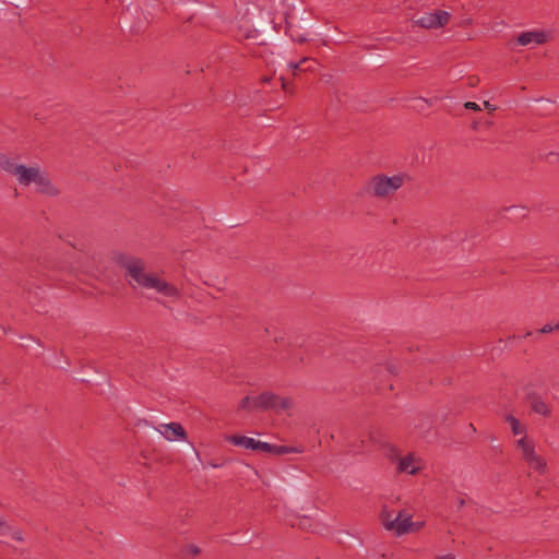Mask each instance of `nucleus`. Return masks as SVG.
Listing matches in <instances>:
<instances>
[{"label": "nucleus", "mask_w": 559, "mask_h": 559, "mask_svg": "<svg viewBox=\"0 0 559 559\" xmlns=\"http://www.w3.org/2000/svg\"><path fill=\"white\" fill-rule=\"evenodd\" d=\"M274 448H275V444H271L267 442L257 440V444L254 445L253 451H263V452L274 453Z\"/></svg>", "instance_id": "a211bd4d"}, {"label": "nucleus", "mask_w": 559, "mask_h": 559, "mask_svg": "<svg viewBox=\"0 0 559 559\" xmlns=\"http://www.w3.org/2000/svg\"><path fill=\"white\" fill-rule=\"evenodd\" d=\"M116 261L120 266L126 269L130 284L145 289H153L162 296L173 300L180 297V292L176 286L162 280L156 274L146 273L145 263L142 259L127 254H118L116 257Z\"/></svg>", "instance_id": "f257e3e1"}, {"label": "nucleus", "mask_w": 559, "mask_h": 559, "mask_svg": "<svg viewBox=\"0 0 559 559\" xmlns=\"http://www.w3.org/2000/svg\"><path fill=\"white\" fill-rule=\"evenodd\" d=\"M11 536L15 540H23L22 533L20 531H12Z\"/></svg>", "instance_id": "5701e85b"}, {"label": "nucleus", "mask_w": 559, "mask_h": 559, "mask_svg": "<svg viewBox=\"0 0 559 559\" xmlns=\"http://www.w3.org/2000/svg\"><path fill=\"white\" fill-rule=\"evenodd\" d=\"M0 168L14 176L20 186L28 187L34 185L37 192L49 197H55L59 193V189L39 166L17 164L13 158L0 153Z\"/></svg>", "instance_id": "f03ea898"}, {"label": "nucleus", "mask_w": 559, "mask_h": 559, "mask_svg": "<svg viewBox=\"0 0 559 559\" xmlns=\"http://www.w3.org/2000/svg\"><path fill=\"white\" fill-rule=\"evenodd\" d=\"M302 449L296 447H287V445H275L274 453L277 455L288 454V453H301Z\"/></svg>", "instance_id": "dca6fc26"}, {"label": "nucleus", "mask_w": 559, "mask_h": 559, "mask_svg": "<svg viewBox=\"0 0 559 559\" xmlns=\"http://www.w3.org/2000/svg\"><path fill=\"white\" fill-rule=\"evenodd\" d=\"M516 448L521 451L522 459H524L535 451V443L526 436H523L516 440Z\"/></svg>", "instance_id": "ddd939ff"}, {"label": "nucleus", "mask_w": 559, "mask_h": 559, "mask_svg": "<svg viewBox=\"0 0 559 559\" xmlns=\"http://www.w3.org/2000/svg\"><path fill=\"white\" fill-rule=\"evenodd\" d=\"M282 85H283V88L286 90V83L284 81H283Z\"/></svg>", "instance_id": "cd10ccee"}, {"label": "nucleus", "mask_w": 559, "mask_h": 559, "mask_svg": "<svg viewBox=\"0 0 559 559\" xmlns=\"http://www.w3.org/2000/svg\"><path fill=\"white\" fill-rule=\"evenodd\" d=\"M382 523L388 531L394 532L397 536L413 532L415 526L412 515L404 511L399 512L394 519H391L389 513H383Z\"/></svg>", "instance_id": "39448f33"}, {"label": "nucleus", "mask_w": 559, "mask_h": 559, "mask_svg": "<svg viewBox=\"0 0 559 559\" xmlns=\"http://www.w3.org/2000/svg\"><path fill=\"white\" fill-rule=\"evenodd\" d=\"M449 17L447 11L427 12L415 19L414 23L425 28H438L447 24Z\"/></svg>", "instance_id": "423d86ee"}, {"label": "nucleus", "mask_w": 559, "mask_h": 559, "mask_svg": "<svg viewBox=\"0 0 559 559\" xmlns=\"http://www.w3.org/2000/svg\"><path fill=\"white\" fill-rule=\"evenodd\" d=\"M531 407L535 413L542 416H548L550 414V409L547 403L539 397L533 399L531 402Z\"/></svg>", "instance_id": "2eb2a0df"}, {"label": "nucleus", "mask_w": 559, "mask_h": 559, "mask_svg": "<svg viewBox=\"0 0 559 559\" xmlns=\"http://www.w3.org/2000/svg\"><path fill=\"white\" fill-rule=\"evenodd\" d=\"M226 440L236 447H241L248 450H254V445L257 444L255 439L246 436H227Z\"/></svg>", "instance_id": "9b49d317"}, {"label": "nucleus", "mask_w": 559, "mask_h": 559, "mask_svg": "<svg viewBox=\"0 0 559 559\" xmlns=\"http://www.w3.org/2000/svg\"><path fill=\"white\" fill-rule=\"evenodd\" d=\"M556 330H559V322L555 325Z\"/></svg>", "instance_id": "c85d7f7f"}, {"label": "nucleus", "mask_w": 559, "mask_h": 559, "mask_svg": "<svg viewBox=\"0 0 559 559\" xmlns=\"http://www.w3.org/2000/svg\"><path fill=\"white\" fill-rule=\"evenodd\" d=\"M404 175H377L372 177L368 185L370 194L377 198H386L397 191L404 183Z\"/></svg>", "instance_id": "7ed1b4c3"}, {"label": "nucleus", "mask_w": 559, "mask_h": 559, "mask_svg": "<svg viewBox=\"0 0 559 559\" xmlns=\"http://www.w3.org/2000/svg\"><path fill=\"white\" fill-rule=\"evenodd\" d=\"M555 330H556V329H555V325H552V324H550V323H547V324H545V325L539 330V332H540V333H550V332H552V331H555Z\"/></svg>", "instance_id": "4be33fe9"}, {"label": "nucleus", "mask_w": 559, "mask_h": 559, "mask_svg": "<svg viewBox=\"0 0 559 559\" xmlns=\"http://www.w3.org/2000/svg\"><path fill=\"white\" fill-rule=\"evenodd\" d=\"M464 107L469 110L479 111L481 110L480 106L475 102H466Z\"/></svg>", "instance_id": "412c9836"}, {"label": "nucleus", "mask_w": 559, "mask_h": 559, "mask_svg": "<svg viewBox=\"0 0 559 559\" xmlns=\"http://www.w3.org/2000/svg\"><path fill=\"white\" fill-rule=\"evenodd\" d=\"M424 523L423 522H415V526H414V530L413 531H418L423 527Z\"/></svg>", "instance_id": "a878e982"}, {"label": "nucleus", "mask_w": 559, "mask_h": 559, "mask_svg": "<svg viewBox=\"0 0 559 559\" xmlns=\"http://www.w3.org/2000/svg\"><path fill=\"white\" fill-rule=\"evenodd\" d=\"M317 62L313 59L302 58L298 62H289L288 67L292 70L293 74H296L299 71L313 70Z\"/></svg>", "instance_id": "f8f14e48"}, {"label": "nucleus", "mask_w": 559, "mask_h": 559, "mask_svg": "<svg viewBox=\"0 0 559 559\" xmlns=\"http://www.w3.org/2000/svg\"><path fill=\"white\" fill-rule=\"evenodd\" d=\"M11 532L10 526L0 516V536H4Z\"/></svg>", "instance_id": "aec40b11"}, {"label": "nucleus", "mask_w": 559, "mask_h": 559, "mask_svg": "<svg viewBox=\"0 0 559 559\" xmlns=\"http://www.w3.org/2000/svg\"><path fill=\"white\" fill-rule=\"evenodd\" d=\"M254 407L259 409H272L275 412L286 411L292 407L293 401L289 397H282L272 392H263L253 397Z\"/></svg>", "instance_id": "20e7f679"}, {"label": "nucleus", "mask_w": 559, "mask_h": 559, "mask_svg": "<svg viewBox=\"0 0 559 559\" xmlns=\"http://www.w3.org/2000/svg\"><path fill=\"white\" fill-rule=\"evenodd\" d=\"M484 107L490 111H493L497 109V107L492 104H490L488 100L484 102Z\"/></svg>", "instance_id": "b1692460"}, {"label": "nucleus", "mask_w": 559, "mask_h": 559, "mask_svg": "<svg viewBox=\"0 0 559 559\" xmlns=\"http://www.w3.org/2000/svg\"><path fill=\"white\" fill-rule=\"evenodd\" d=\"M437 559H455V557L452 554H447L439 556Z\"/></svg>", "instance_id": "393cba45"}, {"label": "nucleus", "mask_w": 559, "mask_h": 559, "mask_svg": "<svg viewBox=\"0 0 559 559\" xmlns=\"http://www.w3.org/2000/svg\"><path fill=\"white\" fill-rule=\"evenodd\" d=\"M185 554L189 556H197L200 554V548L195 545H188L185 548Z\"/></svg>", "instance_id": "6ab92c4d"}, {"label": "nucleus", "mask_w": 559, "mask_h": 559, "mask_svg": "<svg viewBox=\"0 0 559 559\" xmlns=\"http://www.w3.org/2000/svg\"><path fill=\"white\" fill-rule=\"evenodd\" d=\"M523 460L533 472H536L538 474H544L546 472V462L539 454H537L536 451L532 452Z\"/></svg>", "instance_id": "9d476101"}, {"label": "nucleus", "mask_w": 559, "mask_h": 559, "mask_svg": "<svg viewBox=\"0 0 559 559\" xmlns=\"http://www.w3.org/2000/svg\"><path fill=\"white\" fill-rule=\"evenodd\" d=\"M209 465H210L211 467H214V468L219 467V465H218V464H215V463H210Z\"/></svg>", "instance_id": "bb28decb"}, {"label": "nucleus", "mask_w": 559, "mask_h": 559, "mask_svg": "<svg viewBox=\"0 0 559 559\" xmlns=\"http://www.w3.org/2000/svg\"><path fill=\"white\" fill-rule=\"evenodd\" d=\"M549 38V33L542 29H534L523 32L518 37V44L521 46L534 47L546 43Z\"/></svg>", "instance_id": "6e6552de"}, {"label": "nucleus", "mask_w": 559, "mask_h": 559, "mask_svg": "<svg viewBox=\"0 0 559 559\" xmlns=\"http://www.w3.org/2000/svg\"><path fill=\"white\" fill-rule=\"evenodd\" d=\"M504 420L509 424L511 431L514 436H526V428L513 415H506Z\"/></svg>", "instance_id": "4468645a"}, {"label": "nucleus", "mask_w": 559, "mask_h": 559, "mask_svg": "<svg viewBox=\"0 0 559 559\" xmlns=\"http://www.w3.org/2000/svg\"><path fill=\"white\" fill-rule=\"evenodd\" d=\"M239 408L248 412L257 411L259 407H254L253 397L246 396L241 400Z\"/></svg>", "instance_id": "f3484780"}, {"label": "nucleus", "mask_w": 559, "mask_h": 559, "mask_svg": "<svg viewBox=\"0 0 559 559\" xmlns=\"http://www.w3.org/2000/svg\"><path fill=\"white\" fill-rule=\"evenodd\" d=\"M156 430L168 441L186 440V431L178 423L160 424Z\"/></svg>", "instance_id": "1a4fd4ad"}, {"label": "nucleus", "mask_w": 559, "mask_h": 559, "mask_svg": "<svg viewBox=\"0 0 559 559\" xmlns=\"http://www.w3.org/2000/svg\"><path fill=\"white\" fill-rule=\"evenodd\" d=\"M396 471L399 473H405L408 475H415L423 468V462L419 457L414 454H407L405 456L396 457Z\"/></svg>", "instance_id": "0eeeda50"}]
</instances>
